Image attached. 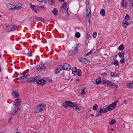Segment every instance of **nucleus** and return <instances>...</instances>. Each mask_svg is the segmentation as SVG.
<instances>
[{
	"label": "nucleus",
	"instance_id": "59",
	"mask_svg": "<svg viewBox=\"0 0 133 133\" xmlns=\"http://www.w3.org/2000/svg\"><path fill=\"white\" fill-rule=\"evenodd\" d=\"M16 110L17 111V112H18V111H20L21 110V109L20 108H16Z\"/></svg>",
	"mask_w": 133,
	"mask_h": 133
},
{
	"label": "nucleus",
	"instance_id": "56",
	"mask_svg": "<svg viewBox=\"0 0 133 133\" xmlns=\"http://www.w3.org/2000/svg\"><path fill=\"white\" fill-rule=\"evenodd\" d=\"M102 75L104 77L107 76V74L105 72L103 73L102 74Z\"/></svg>",
	"mask_w": 133,
	"mask_h": 133
},
{
	"label": "nucleus",
	"instance_id": "31",
	"mask_svg": "<svg viewBox=\"0 0 133 133\" xmlns=\"http://www.w3.org/2000/svg\"><path fill=\"white\" fill-rule=\"evenodd\" d=\"M103 112V108H102V107L100 108L99 109V110L98 111V112L99 113L100 115H102V112ZM97 112H98V111H97Z\"/></svg>",
	"mask_w": 133,
	"mask_h": 133
},
{
	"label": "nucleus",
	"instance_id": "55",
	"mask_svg": "<svg viewBox=\"0 0 133 133\" xmlns=\"http://www.w3.org/2000/svg\"><path fill=\"white\" fill-rule=\"evenodd\" d=\"M29 20L30 21H34V17H33L29 19Z\"/></svg>",
	"mask_w": 133,
	"mask_h": 133
},
{
	"label": "nucleus",
	"instance_id": "63",
	"mask_svg": "<svg viewBox=\"0 0 133 133\" xmlns=\"http://www.w3.org/2000/svg\"><path fill=\"white\" fill-rule=\"evenodd\" d=\"M117 55H115L114 56V59H113L114 60H116V59L115 58H117Z\"/></svg>",
	"mask_w": 133,
	"mask_h": 133
},
{
	"label": "nucleus",
	"instance_id": "47",
	"mask_svg": "<svg viewBox=\"0 0 133 133\" xmlns=\"http://www.w3.org/2000/svg\"><path fill=\"white\" fill-rule=\"evenodd\" d=\"M28 56H32V53L30 51H28Z\"/></svg>",
	"mask_w": 133,
	"mask_h": 133
},
{
	"label": "nucleus",
	"instance_id": "6",
	"mask_svg": "<svg viewBox=\"0 0 133 133\" xmlns=\"http://www.w3.org/2000/svg\"><path fill=\"white\" fill-rule=\"evenodd\" d=\"M79 61L80 62L86 64H89L90 62V61H89L88 59H86L85 58H81L79 60Z\"/></svg>",
	"mask_w": 133,
	"mask_h": 133
},
{
	"label": "nucleus",
	"instance_id": "30",
	"mask_svg": "<svg viewBox=\"0 0 133 133\" xmlns=\"http://www.w3.org/2000/svg\"><path fill=\"white\" fill-rule=\"evenodd\" d=\"M80 34L79 32H77L75 34V36L77 38H79L80 36Z\"/></svg>",
	"mask_w": 133,
	"mask_h": 133
},
{
	"label": "nucleus",
	"instance_id": "21",
	"mask_svg": "<svg viewBox=\"0 0 133 133\" xmlns=\"http://www.w3.org/2000/svg\"><path fill=\"white\" fill-rule=\"evenodd\" d=\"M124 49V45L123 44L120 45L118 47V49L119 50H123Z\"/></svg>",
	"mask_w": 133,
	"mask_h": 133
},
{
	"label": "nucleus",
	"instance_id": "39",
	"mask_svg": "<svg viewBox=\"0 0 133 133\" xmlns=\"http://www.w3.org/2000/svg\"><path fill=\"white\" fill-rule=\"evenodd\" d=\"M17 79H24V76H23L22 75L21 76H19V77L17 78Z\"/></svg>",
	"mask_w": 133,
	"mask_h": 133
},
{
	"label": "nucleus",
	"instance_id": "5",
	"mask_svg": "<svg viewBox=\"0 0 133 133\" xmlns=\"http://www.w3.org/2000/svg\"><path fill=\"white\" fill-rule=\"evenodd\" d=\"M72 72L73 74L75 75H78V76H81L82 73L81 70L80 69H77L75 67L72 69Z\"/></svg>",
	"mask_w": 133,
	"mask_h": 133
},
{
	"label": "nucleus",
	"instance_id": "10",
	"mask_svg": "<svg viewBox=\"0 0 133 133\" xmlns=\"http://www.w3.org/2000/svg\"><path fill=\"white\" fill-rule=\"evenodd\" d=\"M65 103L68 106L70 107H74V103L70 101H66Z\"/></svg>",
	"mask_w": 133,
	"mask_h": 133
},
{
	"label": "nucleus",
	"instance_id": "14",
	"mask_svg": "<svg viewBox=\"0 0 133 133\" xmlns=\"http://www.w3.org/2000/svg\"><path fill=\"white\" fill-rule=\"evenodd\" d=\"M21 102V100L19 99H16L14 101L15 104L17 106H20V103Z\"/></svg>",
	"mask_w": 133,
	"mask_h": 133
},
{
	"label": "nucleus",
	"instance_id": "51",
	"mask_svg": "<svg viewBox=\"0 0 133 133\" xmlns=\"http://www.w3.org/2000/svg\"><path fill=\"white\" fill-rule=\"evenodd\" d=\"M90 33L89 32H87V39H88L90 36Z\"/></svg>",
	"mask_w": 133,
	"mask_h": 133
},
{
	"label": "nucleus",
	"instance_id": "61",
	"mask_svg": "<svg viewBox=\"0 0 133 133\" xmlns=\"http://www.w3.org/2000/svg\"><path fill=\"white\" fill-rule=\"evenodd\" d=\"M102 115H100V114L99 113L98 114V113L96 115V116L95 117H98L99 116H101Z\"/></svg>",
	"mask_w": 133,
	"mask_h": 133
},
{
	"label": "nucleus",
	"instance_id": "12",
	"mask_svg": "<svg viewBox=\"0 0 133 133\" xmlns=\"http://www.w3.org/2000/svg\"><path fill=\"white\" fill-rule=\"evenodd\" d=\"M74 106L75 107V109H74V108L73 109L74 110H76V111H80L81 110L80 107L79 106V105L78 104L75 103H74Z\"/></svg>",
	"mask_w": 133,
	"mask_h": 133
},
{
	"label": "nucleus",
	"instance_id": "46",
	"mask_svg": "<svg viewBox=\"0 0 133 133\" xmlns=\"http://www.w3.org/2000/svg\"><path fill=\"white\" fill-rule=\"evenodd\" d=\"M114 109L112 107H111L109 105L108 107V110L109 111H110Z\"/></svg>",
	"mask_w": 133,
	"mask_h": 133
},
{
	"label": "nucleus",
	"instance_id": "22",
	"mask_svg": "<svg viewBox=\"0 0 133 133\" xmlns=\"http://www.w3.org/2000/svg\"><path fill=\"white\" fill-rule=\"evenodd\" d=\"M21 8V6H18V5L15 6L14 5L13 10H16L20 9Z\"/></svg>",
	"mask_w": 133,
	"mask_h": 133
},
{
	"label": "nucleus",
	"instance_id": "11",
	"mask_svg": "<svg viewBox=\"0 0 133 133\" xmlns=\"http://www.w3.org/2000/svg\"><path fill=\"white\" fill-rule=\"evenodd\" d=\"M66 3L65 2H64L63 3L61 7V9L60 10H59L60 12H62L63 10H65V8L66 6Z\"/></svg>",
	"mask_w": 133,
	"mask_h": 133
},
{
	"label": "nucleus",
	"instance_id": "37",
	"mask_svg": "<svg viewBox=\"0 0 133 133\" xmlns=\"http://www.w3.org/2000/svg\"><path fill=\"white\" fill-rule=\"evenodd\" d=\"M22 75L23 76H24V79L27 78L29 75V74L28 73V74H26V73L25 74H22Z\"/></svg>",
	"mask_w": 133,
	"mask_h": 133
},
{
	"label": "nucleus",
	"instance_id": "8",
	"mask_svg": "<svg viewBox=\"0 0 133 133\" xmlns=\"http://www.w3.org/2000/svg\"><path fill=\"white\" fill-rule=\"evenodd\" d=\"M64 68V70H69L71 68V66L68 63H65L63 65Z\"/></svg>",
	"mask_w": 133,
	"mask_h": 133
},
{
	"label": "nucleus",
	"instance_id": "48",
	"mask_svg": "<svg viewBox=\"0 0 133 133\" xmlns=\"http://www.w3.org/2000/svg\"><path fill=\"white\" fill-rule=\"evenodd\" d=\"M41 68L40 65H37V69L38 71H39V70H40L41 69Z\"/></svg>",
	"mask_w": 133,
	"mask_h": 133
},
{
	"label": "nucleus",
	"instance_id": "50",
	"mask_svg": "<svg viewBox=\"0 0 133 133\" xmlns=\"http://www.w3.org/2000/svg\"><path fill=\"white\" fill-rule=\"evenodd\" d=\"M85 89H82L81 92V95H82L84 93H85Z\"/></svg>",
	"mask_w": 133,
	"mask_h": 133
},
{
	"label": "nucleus",
	"instance_id": "9",
	"mask_svg": "<svg viewBox=\"0 0 133 133\" xmlns=\"http://www.w3.org/2000/svg\"><path fill=\"white\" fill-rule=\"evenodd\" d=\"M17 27L16 25H12L11 27H9V29H7V31L9 32L13 31L16 29Z\"/></svg>",
	"mask_w": 133,
	"mask_h": 133
},
{
	"label": "nucleus",
	"instance_id": "27",
	"mask_svg": "<svg viewBox=\"0 0 133 133\" xmlns=\"http://www.w3.org/2000/svg\"><path fill=\"white\" fill-rule=\"evenodd\" d=\"M44 118L43 115H41L40 118L39 119V121L40 122H43L44 121Z\"/></svg>",
	"mask_w": 133,
	"mask_h": 133
},
{
	"label": "nucleus",
	"instance_id": "29",
	"mask_svg": "<svg viewBox=\"0 0 133 133\" xmlns=\"http://www.w3.org/2000/svg\"><path fill=\"white\" fill-rule=\"evenodd\" d=\"M86 10L87 15L88 14H91V10L90 9H88L87 7L86 8Z\"/></svg>",
	"mask_w": 133,
	"mask_h": 133
},
{
	"label": "nucleus",
	"instance_id": "62",
	"mask_svg": "<svg viewBox=\"0 0 133 133\" xmlns=\"http://www.w3.org/2000/svg\"><path fill=\"white\" fill-rule=\"evenodd\" d=\"M121 54H122V55H123V56H124L125 54V52L124 51H122L121 52Z\"/></svg>",
	"mask_w": 133,
	"mask_h": 133
},
{
	"label": "nucleus",
	"instance_id": "1",
	"mask_svg": "<svg viewBox=\"0 0 133 133\" xmlns=\"http://www.w3.org/2000/svg\"><path fill=\"white\" fill-rule=\"evenodd\" d=\"M79 45L76 44L74 46V48L70 50L69 51L68 55L69 56H72L77 54L78 52Z\"/></svg>",
	"mask_w": 133,
	"mask_h": 133
},
{
	"label": "nucleus",
	"instance_id": "58",
	"mask_svg": "<svg viewBox=\"0 0 133 133\" xmlns=\"http://www.w3.org/2000/svg\"><path fill=\"white\" fill-rule=\"evenodd\" d=\"M124 23H125L124 21L123 20L122 22V24H123V27L125 26V28H127V26L126 25H125V24H124Z\"/></svg>",
	"mask_w": 133,
	"mask_h": 133
},
{
	"label": "nucleus",
	"instance_id": "26",
	"mask_svg": "<svg viewBox=\"0 0 133 133\" xmlns=\"http://www.w3.org/2000/svg\"><path fill=\"white\" fill-rule=\"evenodd\" d=\"M40 65L41 66V69L44 70L46 69V68L45 66L43 64H40Z\"/></svg>",
	"mask_w": 133,
	"mask_h": 133
},
{
	"label": "nucleus",
	"instance_id": "64",
	"mask_svg": "<svg viewBox=\"0 0 133 133\" xmlns=\"http://www.w3.org/2000/svg\"><path fill=\"white\" fill-rule=\"evenodd\" d=\"M131 4H132V6L133 7L132 18H133V3H131Z\"/></svg>",
	"mask_w": 133,
	"mask_h": 133
},
{
	"label": "nucleus",
	"instance_id": "25",
	"mask_svg": "<svg viewBox=\"0 0 133 133\" xmlns=\"http://www.w3.org/2000/svg\"><path fill=\"white\" fill-rule=\"evenodd\" d=\"M96 84L97 85H98L100 84L101 82V78H99L98 79H97L96 80Z\"/></svg>",
	"mask_w": 133,
	"mask_h": 133
},
{
	"label": "nucleus",
	"instance_id": "16",
	"mask_svg": "<svg viewBox=\"0 0 133 133\" xmlns=\"http://www.w3.org/2000/svg\"><path fill=\"white\" fill-rule=\"evenodd\" d=\"M10 115H17L18 114V112H17L16 110V108H14L13 110L12 111V112L9 113Z\"/></svg>",
	"mask_w": 133,
	"mask_h": 133
},
{
	"label": "nucleus",
	"instance_id": "38",
	"mask_svg": "<svg viewBox=\"0 0 133 133\" xmlns=\"http://www.w3.org/2000/svg\"><path fill=\"white\" fill-rule=\"evenodd\" d=\"M111 107H112L113 108V109H114L115 107L116 106V105L115 104H114L112 103L110 105Z\"/></svg>",
	"mask_w": 133,
	"mask_h": 133
},
{
	"label": "nucleus",
	"instance_id": "24",
	"mask_svg": "<svg viewBox=\"0 0 133 133\" xmlns=\"http://www.w3.org/2000/svg\"><path fill=\"white\" fill-rule=\"evenodd\" d=\"M110 75L113 77H115L118 76V74L116 73L115 72H111L110 73Z\"/></svg>",
	"mask_w": 133,
	"mask_h": 133
},
{
	"label": "nucleus",
	"instance_id": "34",
	"mask_svg": "<svg viewBox=\"0 0 133 133\" xmlns=\"http://www.w3.org/2000/svg\"><path fill=\"white\" fill-rule=\"evenodd\" d=\"M116 121L113 119L110 122V124L111 125H112L116 123Z\"/></svg>",
	"mask_w": 133,
	"mask_h": 133
},
{
	"label": "nucleus",
	"instance_id": "49",
	"mask_svg": "<svg viewBox=\"0 0 133 133\" xmlns=\"http://www.w3.org/2000/svg\"><path fill=\"white\" fill-rule=\"evenodd\" d=\"M58 67H59V69H61V70H64L63 68H64V66L63 65H60L59 66H58Z\"/></svg>",
	"mask_w": 133,
	"mask_h": 133
},
{
	"label": "nucleus",
	"instance_id": "15",
	"mask_svg": "<svg viewBox=\"0 0 133 133\" xmlns=\"http://www.w3.org/2000/svg\"><path fill=\"white\" fill-rule=\"evenodd\" d=\"M6 6L9 9L13 10V9H14V5L11 4V3H8L7 4Z\"/></svg>",
	"mask_w": 133,
	"mask_h": 133
},
{
	"label": "nucleus",
	"instance_id": "53",
	"mask_svg": "<svg viewBox=\"0 0 133 133\" xmlns=\"http://www.w3.org/2000/svg\"><path fill=\"white\" fill-rule=\"evenodd\" d=\"M91 14H88L87 15L86 18H90L91 17Z\"/></svg>",
	"mask_w": 133,
	"mask_h": 133
},
{
	"label": "nucleus",
	"instance_id": "60",
	"mask_svg": "<svg viewBox=\"0 0 133 133\" xmlns=\"http://www.w3.org/2000/svg\"><path fill=\"white\" fill-rule=\"evenodd\" d=\"M118 102V100H116L114 101V102L113 103V104H115L116 105V104Z\"/></svg>",
	"mask_w": 133,
	"mask_h": 133
},
{
	"label": "nucleus",
	"instance_id": "3",
	"mask_svg": "<svg viewBox=\"0 0 133 133\" xmlns=\"http://www.w3.org/2000/svg\"><path fill=\"white\" fill-rule=\"evenodd\" d=\"M45 107L46 104L44 103H42L40 105H38L35 109V112L37 113L42 112L44 109Z\"/></svg>",
	"mask_w": 133,
	"mask_h": 133
},
{
	"label": "nucleus",
	"instance_id": "23",
	"mask_svg": "<svg viewBox=\"0 0 133 133\" xmlns=\"http://www.w3.org/2000/svg\"><path fill=\"white\" fill-rule=\"evenodd\" d=\"M61 69H59V67L56 68V69L55 70V74H58L60 71Z\"/></svg>",
	"mask_w": 133,
	"mask_h": 133
},
{
	"label": "nucleus",
	"instance_id": "44",
	"mask_svg": "<svg viewBox=\"0 0 133 133\" xmlns=\"http://www.w3.org/2000/svg\"><path fill=\"white\" fill-rule=\"evenodd\" d=\"M118 55L119 56V57L121 58H123V55H122L121 53V52H119L118 54Z\"/></svg>",
	"mask_w": 133,
	"mask_h": 133
},
{
	"label": "nucleus",
	"instance_id": "4",
	"mask_svg": "<svg viewBox=\"0 0 133 133\" xmlns=\"http://www.w3.org/2000/svg\"><path fill=\"white\" fill-rule=\"evenodd\" d=\"M41 78V76L40 75L37 76L34 78L32 77L28 78L27 79L28 82H27V83H28V82L32 83L34 82V83L35 84L36 83V82L39 80V79Z\"/></svg>",
	"mask_w": 133,
	"mask_h": 133
},
{
	"label": "nucleus",
	"instance_id": "35",
	"mask_svg": "<svg viewBox=\"0 0 133 133\" xmlns=\"http://www.w3.org/2000/svg\"><path fill=\"white\" fill-rule=\"evenodd\" d=\"M62 106L65 108L66 109H67L68 107V106L65 103V104L64 103H62Z\"/></svg>",
	"mask_w": 133,
	"mask_h": 133
},
{
	"label": "nucleus",
	"instance_id": "28",
	"mask_svg": "<svg viewBox=\"0 0 133 133\" xmlns=\"http://www.w3.org/2000/svg\"><path fill=\"white\" fill-rule=\"evenodd\" d=\"M100 13L102 16H104L105 15V11L104 9H102Z\"/></svg>",
	"mask_w": 133,
	"mask_h": 133
},
{
	"label": "nucleus",
	"instance_id": "42",
	"mask_svg": "<svg viewBox=\"0 0 133 133\" xmlns=\"http://www.w3.org/2000/svg\"><path fill=\"white\" fill-rule=\"evenodd\" d=\"M97 35V33L96 32H94L92 35V37L93 38H95L96 37Z\"/></svg>",
	"mask_w": 133,
	"mask_h": 133
},
{
	"label": "nucleus",
	"instance_id": "36",
	"mask_svg": "<svg viewBox=\"0 0 133 133\" xmlns=\"http://www.w3.org/2000/svg\"><path fill=\"white\" fill-rule=\"evenodd\" d=\"M109 111L107 109V108H105L104 110H103V112H102L103 114H104L105 113H106L107 112V111Z\"/></svg>",
	"mask_w": 133,
	"mask_h": 133
},
{
	"label": "nucleus",
	"instance_id": "2",
	"mask_svg": "<svg viewBox=\"0 0 133 133\" xmlns=\"http://www.w3.org/2000/svg\"><path fill=\"white\" fill-rule=\"evenodd\" d=\"M102 82L103 84L104 85H105L107 84V87H112V86H114V88L117 89L118 88V86L116 84L112 83L111 81H108L107 80H102Z\"/></svg>",
	"mask_w": 133,
	"mask_h": 133
},
{
	"label": "nucleus",
	"instance_id": "18",
	"mask_svg": "<svg viewBox=\"0 0 133 133\" xmlns=\"http://www.w3.org/2000/svg\"><path fill=\"white\" fill-rule=\"evenodd\" d=\"M12 94L15 98H17L19 97V95L17 91H13Z\"/></svg>",
	"mask_w": 133,
	"mask_h": 133
},
{
	"label": "nucleus",
	"instance_id": "45",
	"mask_svg": "<svg viewBox=\"0 0 133 133\" xmlns=\"http://www.w3.org/2000/svg\"><path fill=\"white\" fill-rule=\"evenodd\" d=\"M51 3L50 4V5H54L55 4V0H50Z\"/></svg>",
	"mask_w": 133,
	"mask_h": 133
},
{
	"label": "nucleus",
	"instance_id": "33",
	"mask_svg": "<svg viewBox=\"0 0 133 133\" xmlns=\"http://www.w3.org/2000/svg\"><path fill=\"white\" fill-rule=\"evenodd\" d=\"M112 63H111V64H113L114 65H116V66H117V65H118V61L117 60L116 61H114V63H113L112 62Z\"/></svg>",
	"mask_w": 133,
	"mask_h": 133
},
{
	"label": "nucleus",
	"instance_id": "19",
	"mask_svg": "<svg viewBox=\"0 0 133 133\" xmlns=\"http://www.w3.org/2000/svg\"><path fill=\"white\" fill-rule=\"evenodd\" d=\"M36 19V21H40L42 22H44L45 21V19L42 17H37Z\"/></svg>",
	"mask_w": 133,
	"mask_h": 133
},
{
	"label": "nucleus",
	"instance_id": "7",
	"mask_svg": "<svg viewBox=\"0 0 133 133\" xmlns=\"http://www.w3.org/2000/svg\"><path fill=\"white\" fill-rule=\"evenodd\" d=\"M46 82V81L43 79H41L37 81L35 84H38L40 85H42L45 84Z\"/></svg>",
	"mask_w": 133,
	"mask_h": 133
},
{
	"label": "nucleus",
	"instance_id": "52",
	"mask_svg": "<svg viewBox=\"0 0 133 133\" xmlns=\"http://www.w3.org/2000/svg\"><path fill=\"white\" fill-rule=\"evenodd\" d=\"M92 52V50L90 51V52L87 54L86 55V56H88L89 55L91 54Z\"/></svg>",
	"mask_w": 133,
	"mask_h": 133
},
{
	"label": "nucleus",
	"instance_id": "57",
	"mask_svg": "<svg viewBox=\"0 0 133 133\" xmlns=\"http://www.w3.org/2000/svg\"><path fill=\"white\" fill-rule=\"evenodd\" d=\"M89 2L87 0H86L85 2V4L86 6L88 5L89 4Z\"/></svg>",
	"mask_w": 133,
	"mask_h": 133
},
{
	"label": "nucleus",
	"instance_id": "13",
	"mask_svg": "<svg viewBox=\"0 0 133 133\" xmlns=\"http://www.w3.org/2000/svg\"><path fill=\"white\" fill-rule=\"evenodd\" d=\"M125 0H122L121 1V5L123 8H124L125 7V8H127L128 7L127 5L128 3L127 2L125 3Z\"/></svg>",
	"mask_w": 133,
	"mask_h": 133
},
{
	"label": "nucleus",
	"instance_id": "43",
	"mask_svg": "<svg viewBox=\"0 0 133 133\" xmlns=\"http://www.w3.org/2000/svg\"><path fill=\"white\" fill-rule=\"evenodd\" d=\"M120 62L121 63H122V64H123L125 62L124 58H122L120 60Z\"/></svg>",
	"mask_w": 133,
	"mask_h": 133
},
{
	"label": "nucleus",
	"instance_id": "40",
	"mask_svg": "<svg viewBox=\"0 0 133 133\" xmlns=\"http://www.w3.org/2000/svg\"><path fill=\"white\" fill-rule=\"evenodd\" d=\"M129 15L128 14H127L126 16L125 17L124 19V21H126L127 20H128V19H127L128 18H129Z\"/></svg>",
	"mask_w": 133,
	"mask_h": 133
},
{
	"label": "nucleus",
	"instance_id": "20",
	"mask_svg": "<svg viewBox=\"0 0 133 133\" xmlns=\"http://www.w3.org/2000/svg\"><path fill=\"white\" fill-rule=\"evenodd\" d=\"M58 10L57 9L54 8L52 11V13L55 15L56 16L57 15Z\"/></svg>",
	"mask_w": 133,
	"mask_h": 133
},
{
	"label": "nucleus",
	"instance_id": "41",
	"mask_svg": "<svg viewBox=\"0 0 133 133\" xmlns=\"http://www.w3.org/2000/svg\"><path fill=\"white\" fill-rule=\"evenodd\" d=\"M30 8L32 9L33 10H34L35 8V6L34 5H32V4H31L30 5Z\"/></svg>",
	"mask_w": 133,
	"mask_h": 133
},
{
	"label": "nucleus",
	"instance_id": "17",
	"mask_svg": "<svg viewBox=\"0 0 133 133\" xmlns=\"http://www.w3.org/2000/svg\"><path fill=\"white\" fill-rule=\"evenodd\" d=\"M127 87L130 89L133 88V83L130 82L127 83L126 85Z\"/></svg>",
	"mask_w": 133,
	"mask_h": 133
},
{
	"label": "nucleus",
	"instance_id": "32",
	"mask_svg": "<svg viewBox=\"0 0 133 133\" xmlns=\"http://www.w3.org/2000/svg\"><path fill=\"white\" fill-rule=\"evenodd\" d=\"M98 107V105L97 104H95L93 106V109L95 111H97V109Z\"/></svg>",
	"mask_w": 133,
	"mask_h": 133
},
{
	"label": "nucleus",
	"instance_id": "54",
	"mask_svg": "<svg viewBox=\"0 0 133 133\" xmlns=\"http://www.w3.org/2000/svg\"><path fill=\"white\" fill-rule=\"evenodd\" d=\"M128 20L126 21H124L125 23L124 24H125L126 25H129L128 22Z\"/></svg>",
	"mask_w": 133,
	"mask_h": 133
}]
</instances>
